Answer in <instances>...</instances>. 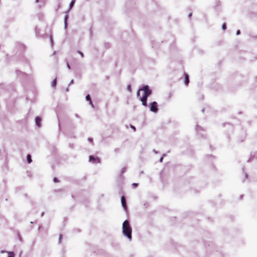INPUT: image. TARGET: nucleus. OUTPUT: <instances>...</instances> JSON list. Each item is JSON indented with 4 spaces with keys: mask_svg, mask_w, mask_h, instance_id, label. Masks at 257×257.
I'll return each mask as SVG.
<instances>
[{
    "mask_svg": "<svg viewBox=\"0 0 257 257\" xmlns=\"http://www.w3.org/2000/svg\"><path fill=\"white\" fill-rule=\"evenodd\" d=\"M142 90L144 91V95L140 98V100L142 101L143 106H147L148 97L152 94V91L149 88L148 85H145L143 87L139 88L137 93V96L139 97L140 96V91Z\"/></svg>",
    "mask_w": 257,
    "mask_h": 257,
    "instance_id": "obj_1",
    "label": "nucleus"
},
{
    "mask_svg": "<svg viewBox=\"0 0 257 257\" xmlns=\"http://www.w3.org/2000/svg\"><path fill=\"white\" fill-rule=\"evenodd\" d=\"M132 229L130 224L129 221L125 220L122 223V233L130 240L132 239Z\"/></svg>",
    "mask_w": 257,
    "mask_h": 257,
    "instance_id": "obj_2",
    "label": "nucleus"
},
{
    "mask_svg": "<svg viewBox=\"0 0 257 257\" xmlns=\"http://www.w3.org/2000/svg\"><path fill=\"white\" fill-rule=\"evenodd\" d=\"M150 110L152 112H154L155 113H156L158 111V104L157 102L153 101L150 103Z\"/></svg>",
    "mask_w": 257,
    "mask_h": 257,
    "instance_id": "obj_3",
    "label": "nucleus"
},
{
    "mask_svg": "<svg viewBox=\"0 0 257 257\" xmlns=\"http://www.w3.org/2000/svg\"><path fill=\"white\" fill-rule=\"evenodd\" d=\"M121 205H122V206L123 208V209L125 210H126V209H127L126 202L125 198L124 196H122L121 197Z\"/></svg>",
    "mask_w": 257,
    "mask_h": 257,
    "instance_id": "obj_4",
    "label": "nucleus"
},
{
    "mask_svg": "<svg viewBox=\"0 0 257 257\" xmlns=\"http://www.w3.org/2000/svg\"><path fill=\"white\" fill-rule=\"evenodd\" d=\"M89 161L92 162L93 163H95L97 162V163H100L99 159L98 157L95 158L93 156H89Z\"/></svg>",
    "mask_w": 257,
    "mask_h": 257,
    "instance_id": "obj_5",
    "label": "nucleus"
},
{
    "mask_svg": "<svg viewBox=\"0 0 257 257\" xmlns=\"http://www.w3.org/2000/svg\"><path fill=\"white\" fill-rule=\"evenodd\" d=\"M35 121L36 124L38 127H40L41 126V118L39 116H37L35 118Z\"/></svg>",
    "mask_w": 257,
    "mask_h": 257,
    "instance_id": "obj_6",
    "label": "nucleus"
},
{
    "mask_svg": "<svg viewBox=\"0 0 257 257\" xmlns=\"http://www.w3.org/2000/svg\"><path fill=\"white\" fill-rule=\"evenodd\" d=\"M68 16L67 15H66L65 16V18H64V28L65 29H66L67 28V20H68Z\"/></svg>",
    "mask_w": 257,
    "mask_h": 257,
    "instance_id": "obj_7",
    "label": "nucleus"
},
{
    "mask_svg": "<svg viewBox=\"0 0 257 257\" xmlns=\"http://www.w3.org/2000/svg\"><path fill=\"white\" fill-rule=\"evenodd\" d=\"M185 84L187 85L189 82V76L186 73H185Z\"/></svg>",
    "mask_w": 257,
    "mask_h": 257,
    "instance_id": "obj_8",
    "label": "nucleus"
},
{
    "mask_svg": "<svg viewBox=\"0 0 257 257\" xmlns=\"http://www.w3.org/2000/svg\"><path fill=\"white\" fill-rule=\"evenodd\" d=\"M75 3V0H72L71 2V3H70V5H69V10H71L72 8V7L74 5Z\"/></svg>",
    "mask_w": 257,
    "mask_h": 257,
    "instance_id": "obj_9",
    "label": "nucleus"
},
{
    "mask_svg": "<svg viewBox=\"0 0 257 257\" xmlns=\"http://www.w3.org/2000/svg\"><path fill=\"white\" fill-rule=\"evenodd\" d=\"M27 159L28 163H31L32 162L31 156L30 154L27 155Z\"/></svg>",
    "mask_w": 257,
    "mask_h": 257,
    "instance_id": "obj_10",
    "label": "nucleus"
},
{
    "mask_svg": "<svg viewBox=\"0 0 257 257\" xmlns=\"http://www.w3.org/2000/svg\"><path fill=\"white\" fill-rule=\"evenodd\" d=\"M8 253L9 254L8 257H15L14 252L13 251H8Z\"/></svg>",
    "mask_w": 257,
    "mask_h": 257,
    "instance_id": "obj_11",
    "label": "nucleus"
},
{
    "mask_svg": "<svg viewBox=\"0 0 257 257\" xmlns=\"http://www.w3.org/2000/svg\"><path fill=\"white\" fill-rule=\"evenodd\" d=\"M56 83H57V81H56V78H55L52 82V86L53 87H55L56 86Z\"/></svg>",
    "mask_w": 257,
    "mask_h": 257,
    "instance_id": "obj_12",
    "label": "nucleus"
},
{
    "mask_svg": "<svg viewBox=\"0 0 257 257\" xmlns=\"http://www.w3.org/2000/svg\"><path fill=\"white\" fill-rule=\"evenodd\" d=\"M86 100L87 101H90L91 99V97H90V96L89 94H88L86 96Z\"/></svg>",
    "mask_w": 257,
    "mask_h": 257,
    "instance_id": "obj_13",
    "label": "nucleus"
},
{
    "mask_svg": "<svg viewBox=\"0 0 257 257\" xmlns=\"http://www.w3.org/2000/svg\"><path fill=\"white\" fill-rule=\"evenodd\" d=\"M200 130H202V128L200 126L197 125L196 127V131H197V133H198V132Z\"/></svg>",
    "mask_w": 257,
    "mask_h": 257,
    "instance_id": "obj_14",
    "label": "nucleus"
},
{
    "mask_svg": "<svg viewBox=\"0 0 257 257\" xmlns=\"http://www.w3.org/2000/svg\"><path fill=\"white\" fill-rule=\"evenodd\" d=\"M126 170V167H123L121 169V174H123L124 173Z\"/></svg>",
    "mask_w": 257,
    "mask_h": 257,
    "instance_id": "obj_15",
    "label": "nucleus"
},
{
    "mask_svg": "<svg viewBox=\"0 0 257 257\" xmlns=\"http://www.w3.org/2000/svg\"><path fill=\"white\" fill-rule=\"evenodd\" d=\"M127 89L128 91L131 92V85L130 84L128 85L127 86Z\"/></svg>",
    "mask_w": 257,
    "mask_h": 257,
    "instance_id": "obj_16",
    "label": "nucleus"
},
{
    "mask_svg": "<svg viewBox=\"0 0 257 257\" xmlns=\"http://www.w3.org/2000/svg\"><path fill=\"white\" fill-rule=\"evenodd\" d=\"M222 28L223 30H225L226 29V24L225 23H224L222 25Z\"/></svg>",
    "mask_w": 257,
    "mask_h": 257,
    "instance_id": "obj_17",
    "label": "nucleus"
},
{
    "mask_svg": "<svg viewBox=\"0 0 257 257\" xmlns=\"http://www.w3.org/2000/svg\"><path fill=\"white\" fill-rule=\"evenodd\" d=\"M77 52H78V53L80 54V55H81V57L83 58L84 57L83 53L82 52H81L80 51H78Z\"/></svg>",
    "mask_w": 257,
    "mask_h": 257,
    "instance_id": "obj_18",
    "label": "nucleus"
},
{
    "mask_svg": "<svg viewBox=\"0 0 257 257\" xmlns=\"http://www.w3.org/2000/svg\"><path fill=\"white\" fill-rule=\"evenodd\" d=\"M164 156H165V154H164L163 156L160 158V162H162L163 161Z\"/></svg>",
    "mask_w": 257,
    "mask_h": 257,
    "instance_id": "obj_19",
    "label": "nucleus"
},
{
    "mask_svg": "<svg viewBox=\"0 0 257 257\" xmlns=\"http://www.w3.org/2000/svg\"><path fill=\"white\" fill-rule=\"evenodd\" d=\"M132 185L135 187H136L138 186V183H134L132 184Z\"/></svg>",
    "mask_w": 257,
    "mask_h": 257,
    "instance_id": "obj_20",
    "label": "nucleus"
},
{
    "mask_svg": "<svg viewBox=\"0 0 257 257\" xmlns=\"http://www.w3.org/2000/svg\"><path fill=\"white\" fill-rule=\"evenodd\" d=\"M53 181L54 182L56 183L58 182V180L57 178H54L53 179Z\"/></svg>",
    "mask_w": 257,
    "mask_h": 257,
    "instance_id": "obj_21",
    "label": "nucleus"
},
{
    "mask_svg": "<svg viewBox=\"0 0 257 257\" xmlns=\"http://www.w3.org/2000/svg\"><path fill=\"white\" fill-rule=\"evenodd\" d=\"M62 237V236L61 234H60V236H59V243L61 242V240Z\"/></svg>",
    "mask_w": 257,
    "mask_h": 257,
    "instance_id": "obj_22",
    "label": "nucleus"
},
{
    "mask_svg": "<svg viewBox=\"0 0 257 257\" xmlns=\"http://www.w3.org/2000/svg\"><path fill=\"white\" fill-rule=\"evenodd\" d=\"M88 141L89 142H92L93 141V139H92V138H89L88 139Z\"/></svg>",
    "mask_w": 257,
    "mask_h": 257,
    "instance_id": "obj_23",
    "label": "nucleus"
},
{
    "mask_svg": "<svg viewBox=\"0 0 257 257\" xmlns=\"http://www.w3.org/2000/svg\"><path fill=\"white\" fill-rule=\"evenodd\" d=\"M73 83H74V80L72 79V80H71V81L70 82V83H69V85H71V84H73Z\"/></svg>",
    "mask_w": 257,
    "mask_h": 257,
    "instance_id": "obj_24",
    "label": "nucleus"
},
{
    "mask_svg": "<svg viewBox=\"0 0 257 257\" xmlns=\"http://www.w3.org/2000/svg\"><path fill=\"white\" fill-rule=\"evenodd\" d=\"M240 30H237V31H236V34L237 35H239V34H240Z\"/></svg>",
    "mask_w": 257,
    "mask_h": 257,
    "instance_id": "obj_25",
    "label": "nucleus"
},
{
    "mask_svg": "<svg viewBox=\"0 0 257 257\" xmlns=\"http://www.w3.org/2000/svg\"><path fill=\"white\" fill-rule=\"evenodd\" d=\"M67 67L69 69H70V66L68 62L67 63Z\"/></svg>",
    "mask_w": 257,
    "mask_h": 257,
    "instance_id": "obj_26",
    "label": "nucleus"
},
{
    "mask_svg": "<svg viewBox=\"0 0 257 257\" xmlns=\"http://www.w3.org/2000/svg\"><path fill=\"white\" fill-rule=\"evenodd\" d=\"M131 128L134 131H136V127L133 126V125H131Z\"/></svg>",
    "mask_w": 257,
    "mask_h": 257,
    "instance_id": "obj_27",
    "label": "nucleus"
},
{
    "mask_svg": "<svg viewBox=\"0 0 257 257\" xmlns=\"http://www.w3.org/2000/svg\"><path fill=\"white\" fill-rule=\"evenodd\" d=\"M89 104H91L93 107V105L92 104L91 100L90 101H89Z\"/></svg>",
    "mask_w": 257,
    "mask_h": 257,
    "instance_id": "obj_28",
    "label": "nucleus"
},
{
    "mask_svg": "<svg viewBox=\"0 0 257 257\" xmlns=\"http://www.w3.org/2000/svg\"><path fill=\"white\" fill-rule=\"evenodd\" d=\"M50 39H51V41L52 44H53V42L52 36L50 37Z\"/></svg>",
    "mask_w": 257,
    "mask_h": 257,
    "instance_id": "obj_29",
    "label": "nucleus"
},
{
    "mask_svg": "<svg viewBox=\"0 0 257 257\" xmlns=\"http://www.w3.org/2000/svg\"><path fill=\"white\" fill-rule=\"evenodd\" d=\"M66 92H68V91H69V88H68V87H67V88H66Z\"/></svg>",
    "mask_w": 257,
    "mask_h": 257,
    "instance_id": "obj_30",
    "label": "nucleus"
},
{
    "mask_svg": "<svg viewBox=\"0 0 257 257\" xmlns=\"http://www.w3.org/2000/svg\"><path fill=\"white\" fill-rule=\"evenodd\" d=\"M153 152L155 153V154H157L158 152L155 150H153Z\"/></svg>",
    "mask_w": 257,
    "mask_h": 257,
    "instance_id": "obj_31",
    "label": "nucleus"
},
{
    "mask_svg": "<svg viewBox=\"0 0 257 257\" xmlns=\"http://www.w3.org/2000/svg\"><path fill=\"white\" fill-rule=\"evenodd\" d=\"M191 16H192V13H190V14H189V18H190V17H191Z\"/></svg>",
    "mask_w": 257,
    "mask_h": 257,
    "instance_id": "obj_32",
    "label": "nucleus"
},
{
    "mask_svg": "<svg viewBox=\"0 0 257 257\" xmlns=\"http://www.w3.org/2000/svg\"><path fill=\"white\" fill-rule=\"evenodd\" d=\"M245 178L246 179L247 178V175L246 173L245 174Z\"/></svg>",
    "mask_w": 257,
    "mask_h": 257,
    "instance_id": "obj_33",
    "label": "nucleus"
},
{
    "mask_svg": "<svg viewBox=\"0 0 257 257\" xmlns=\"http://www.w3.org/2000/svg\"><path fill=\"white\" fill-rule=\"evenodd\" d=\"M39 2V0H35V3H38Z\"/></svg>",
    "mask_w": 257,
    "mask_h": 257,
    "instance_id": "obj_34",
    "label": "nucleus"
},
{
    "mask_svg": "<svg viewBox=\"0 0 257 257\" xmlns=\"http://www.w3.org/2000/svg\"><path fill=\"white\" fill-rule=\"evenodd\" d=\"M44 212H42V213H41V216H43V215H44Z\"/></svg>",
    "mask_w": 257,
    "mask_h": 257,
    "instance_id": "obj_35",
    "label": "nucleus"
},
{
    "mask_svg": "<svg viewBox=\"0 0 257 257\" xmlns=\"http://www.w3.org/2000/svg\"><path fill=\"white\" fill-rule=\"evenodd\" d=\"M22 253V251H21L20 253V255H21Z\"/></svg>",
    "mask_w": 257,
    "mask_h": 257,
    "instance_id": "obj_36",
    "label": "nucleus"
},
{
    "mask_svg": "<svg viewBox=\"0 0 257 257\" xmlns=\"http://www.w3.org/2000/svg\"><path fill=\"white\" fill-rule=\"evenodd\" d=\"M75 116H76V117H78V114H75Z\"/></svg>",
    "mask_w": 257,
    "mask_h": 257,
    "instance_id": "obj_37",
    "label": "nucleus"
},
{
    "mask_svg": "<svg viewBox=\"0 0 257 257\" xmlns=\"http://www.w3.org/2000/svg\"><path fill=\"white\" fill-rule=\"evenodd\" d=\"M5 252V251H1L2 253Z\"/></svg>",
    "mask_w": 257,
    "mask_h": 257,
    "instance_id": "obj_38",
    "label": "nucleus"
}]
</instances>
